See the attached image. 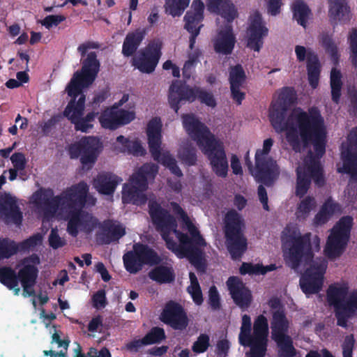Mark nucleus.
<instances>
[{
	"mask_svg": "<svg viewBox=\"0 0 357 357\" xmlns=\"http://www.w3.org/2000/svg\"><path fill=\"white\" fill-rule=\"evenodd\" d=\"M296 93L292 87H283L276 100L272 101L268 118L278 133L285 132V138L292 150L300 153L312 144L315 155L309 151L304 160V167L296 169L295 195L301 198L307 192L311 179L318 187H323L326 181L319 159L324 155L326 146V129L324 117L317 107L307 112L292 106L296 103Z\"/></svg>",
	"mask_w": 357,
	"mask_h": 357,
	"instance_id": "f257e3e1",
	"label": "nucleus"
},
{
	"mask_svg": "<svg viewBox=\"0 0 357 357\" xmlns=\"http://www.w3.org/2000/svg\"><path fill=\"white\" fill-rule=\"evenodd\" d=\"M148 207L152 223L156 230L160 232L167 248L180 259L188 258L198 272L205 273L207 264L202 247L206 246V243L189 217L183 222L185 225L191 238L187 234L177 229L176 218L169 211L163 208L155 197L149 200Z\"/></svg>",
	"mask_w": 357,
	"mask_h": 357,
	"instance_id": "f03ea898",
	"label": "nucleus"
},
{
	"mask_svg": "<svg viewBox=\"0 0 357 357\" xmlns=\"http://www.w3.org/2000/svg\"><path fill=\"white\" fill-rule=\"evenodd\" d=\"M182 121L185 131L207 157L214 174L218 177H227L229 165L223 142L195 114H183Z\"/></svg>",
	"mask_w": 357,
	"mask_h": 357,
	"instance_id": "7ed1b4c3",
	"label": "nucleus"
},
{
	"mask_svg": "<svg viewBox=\"0 0 357 357\" xmlns=\"http://www.w3.org/2000/svg\"><path fill=\"white\" fill-rule=\"evenodd\" d=\"M100 48L97 42L87 41L79 45L77 51L81 55L80 70L76 71L66 87L69 96H79L83 93V89L89 87L98 77L100 68V62L96 52L89 50Z\"/></svg>",
	"mask_w": 357,
	"mask_h": 357,
	"instance_id": "20e7f679",
	"label": "nucleus"
},
{
	"mask_svg": "<svg viewBox=\"0 0 357 357\" xmlns=\"http://www.w3.org/2000/svg\"><path fill=\"white\" fill-rule=\"evenodd\" d=\"M284 255L293 268L299 267L302 261L305 264L312 261L314 254L311 245V234L301 235L299 229L294 225H287L282 234Z\"/></svg>",
	"mask_w": 357,
	"mask_h": 357,
	"instance_id": "39448f33",
	"label": "nucleus"
},
{
	"mask_svg": "<svg viewBox=\"0 0 357 357\" xmlns=\"http://www.w3.org/2000/svg\"><path fill=\"white\" fill-rule=\"evenodd\" d=\"M208 9L223 17L227 24L218 31L214 40V50L224 55L230 54L235 46L236 37L230 24L237 17L238 13L230 0H208Z\"/></svg>",
	"mask_w": 357,
	"mask_h": 357,
	"instance_id": "423d86ee",
	"label": "nucleus"
},
{
	"mask_svg": "<svg viewBox=\"0 0 357 357\" xmlns=\"http://www.w3.org/2000/svg\"><path fill=\"white\" fill-rule=\"evenodd\" d=\"M226 245L231 258L239 259L248 249V241L243 233L244 220L234 209L227 212L224 219Z\"/></svg>",
	"mask_w": 357,
	"mask_h": 357,
	"instance_id": "0eeeda50",
	"label": "nucleus"
},
{
	"mask_svg": "<svg viewBox=\"0 0 357 357\" xmlns=\"http://www.w3.org/2000/svg\"><path fill=\"white\" fill-rule=\"evenodd\" d=\"M198 99L201 103L211 107L216 106V101L211 92L200 87H191L181 80H174L169 86L168 102L176 113L178 112L183 102H192Z\"/></svg>",
	"mask_w": 357,
	"mask_h": 357,
	"instance_id": "6e6552de",
	"label": "nucleus"
},
{
	"mask_svg": "<svg viewBox=\"0 0 357 357\" xmlns=\"http://www.w3.org/2000/svg\"><path fill=\"white\" fill-rule=\"evenodd\" d=\"M158 169L156 164L145 163L132 175L131 184H124L123 192L132 204L141 206L146 203L148 198L144 192L148 188V178H154Z\"/></svg>",
	"mask_w": 357,
	"mask_h": 357,
	"instance_id": "1a4fd4ad",
	"label": "nucleus"
},
{
	"mask_svg": "<svg viewBox=\"0 0 357 357\" xmlns=\"http://www.w3.org/2000/svg\"><path fill=\"white\" fill-rule=\"evenodd\" d=\"M123 261L126 270L135 274L142 269L144 265H158L162 259L157 252L148 245L137 243L133 245L132 250L123 255Z\"/></svg>",
	"mask_w": 357,
	"mask_h": 357,
	"instance_id": "9d476101",
	"label": "nucleus"
},
{
	"mask_svg": "<svg viewBox=\"0 0 357 357\" xmlns=\"http://www.w3.org/2000/svg\"><path fill=\"white\" fill-rule=\"evenodd\" d=\"M102 149V144L97 137L85 136L69 146L70 158H79L84 167L88 169L96 163Z\"/></svg>",
	"mask_w": 357,
	"mask_h": 357,
	"instance_id": "9b49d317",
	"label": "nucleus"
},
{
	"mask_svg": "<svg viewBox=\"0 0 357 357\" xmlns=\"http://www.w3.org/2000/svg\"><path fill=\"white\" fill-rule=\"evenodd\" d=\"M70 97L71 100L63 111L64 116L67 117L75 125L76 130L89 132L93 128V122L95 121L96 117L99 115V112L92 111L88 113L86 116L82 117L85 107V95L80 94L77 101L76 98L78 96Z\"/></svg>",
	"mask_w": 357,
	"mask_h": 357,
	"instance_id": "f8f14e48",
	"label": "nucleus"
},
{
	"mask_svg": "<svg viewBox=\"0 0 357 357\" xmlns=\"http://www.w3.org/2000/svg\"><path fill=\"white\" fill-rule=\"evenodd\" d=\"M268 324L266 317L259 315L254 321L253 332L247 340L250 351L246 353L247 357H264L267 351Z\"/></svg>",
	"mask_w": 357,
	"mask_h": 357,
	"instance_id": "ddd939ff",
	"label": "nucleus"
},
{
	"mask_svg": "<svg viewBox=\"0 0 357 357\" xmlns=\"http://www.w3.org/2000/svg\"><path fill=\"white\" fill-rule=\"evenodd\" d=\"M162 42L159 40L151 41L139 56L134 59L133 66L142 73H153L162 55Z\"/></svg>",
	"mask_w": 357,
	"mask_h": 357,
	"instance_id": "4468645a",
	"label": "nucleus"
},
{
	"mask_svg": "<svg viewBox=\"0 0 357 357\" xmlns=\"http://www.w3.org/2000/svg\"><path fill=\"white\" fill-rule=\"evenodd\" d=\"M326 262L313 264L307 268L300 279V286L305 294L318 293L322 287Z\"/></svg>",
	"mask_w": 357,
	"mask_h": 357,
	"instance_id": "2eb2a0df",
	"label": "nucleus"
},
{
	"mask_svg": "<svg viewBox=\"0 0 357 357\" xmlns=\"http://www.w3.org/2000/svg\"><path fill=\"white\" fill-rule=\"evenodd\" d=\"M204 4L202 0H194L191 8L188 10L183 17L184 28L190 33L189 38V48L194 49L196 38L200 33L202 24H199L204 20Z\"/></svg>",
	"mask_w": 357,
	"mask_h": 357,
	"instance_id": "dca6fc26",
	"label": "nucleus"
},
{
	"mask_svg": "<svg viewBox=\"0 0 357 357\" xmlns=\"http://www.w3.org/2000/svg\"><path fill=\"white\" fill-rule=\"evenodd\" d=\"M255 167L253 176L257 183L272 186L280 176V168L272 158L255 157Z\"/></svg>",
	"mask_w": 357,
	"mask_h": 357,
	"instance_id": "f3484780",
	"label": "nucleus"
},
{
	"mask_svg": "<svg viewBox=\"0 0 357 357\" xmlns=\"http://www.w3.org/2000/svg\"><path fill=\"white\" fill-rule=\"evenodd\" d=\"M295 52L297 60L303 62L307 60V79L312 89H316L319 84L321 65L318 56L311 50H306L304 46L296 45Z\"/></svg>",
	"mask_w": 357,
	"mask_h": 357,
	"instance_id": "a211bd4d",
	"label": "nucleus"
},
{
	"mask_svg": "<svg viewBox=\"0 0 357 357\" xmlns=\"http://www.w3.org/2000/svg\"><path fill=\"white\" fill-rule=\"evenodd\" d=\"M226 284L234 303L242 310H247L252 301V292L249 288L236 276H230Z\"/></svg>",
	"mask_w": 357,
	"mask_h": 357,
	"instance_id": "6ab92c4d",
	"label": "nucleus"
},
{
	"mask_svg": "<svg viewBox=\"0 0 357 357\" xmlns=\"http://www.w3.org/2000/svg\"><path fill=\"white\" fill-rule=\"evenodd\" d=\"M97 225L98 220L92 214L82 210H77L70 212L67 231L72 236L76 237L79 233V228L84 232L90 233Z\"/></svg>",
	"mask_w": 357,
	"mask_h": 357,
	"instance_id": "aec40b11",
	"label": "nucleus"
},
{
	"mask_svg": "<svg viewBox=\"0 0 357 357\" xmlns=\"http://www.w3.org/2000/svg\"><path fill=\"white\" fill-rule=\"evenodd\" d=\"M161 321L175 330H183L188 319L183 307L174 301H169L161 313Z\"/></svg>",
	"mask_w": 357,
	"mask_h": 357,
	"instance_id": "412c9836",
	"label": "nucleus"
},
{
	"mask_svg": "<svg viewBox=\"0 0 357 357\" xmlns=\"http://www.w3.org/2000/svg\"><path fill=\"white\" fill-rule=\"evenodd\" d=\"M268 33V29L262 22L261 15L255 12L250 20L248 30L247 47L255 52H259L264 45V38Z\"/></svg>",
	"mask_w": 357,
	"mask_h": 357,
	"instance_id": "4be33fe9",
	"label": "nucleus"
},
{
	"mask_svg": "<svg viewBox=\"0 0 357 357\" xmlns=\"http://www.w3.org/2000/svg\"><path fill=\"white\" fill-rule=\"evenodd\" d=\"M347 148L341 153L342 171L357 179V127L353 128L348 136Z\"/></svg>",
	"mask_w": 357,
	"mask_h": 357,
	"instance_id": "5701e85b",
	"label": "nucleus"
},
{
	"mask_svg": "<svg viewBox=\"0 0 357 357\" xmlns=\"http://www.w3.org/2000/svg\"><path fill=\"white\" fill-rule=\"evenodd\" d=\"M88 192L89 186L84 181L73 185L63 191L61 195L66 208H68L70 212L82 210L85 206Z\"/></svg>",
	"mask_w": 357,
	"mask_h": 357,
	"instance_id": "b1692460",
	"label": "nucleus"
},
{
	"mask_svg": "<svg viewBox=\"0 0 357 357\" xmlns=\"http://www.w3.org/2000/svg\"><path fill=\"white\" fill-rule=\"evenodd\" d=\"M162 123L159 117L152 119L147 125L148 144L150 153L155 161H159L162 157Z\"/></svg>",
	"mask_w": 357,
	"mask_h": 357,
	"instance_id": "393cba45",
	"label": "nucleus"
},
{
	"mask_svg": "<svg viewBox=\"0 0 357 357\" xmlns=\"http://www.w3.org/2000/svg\"><path fill=\"white\" fill-rule=\"evenodd\" d=\"M0 218L6 222H12L19 225L22 221V213L17 204L15 197L6 194L0 197Z\"/></svg>",
	"mask_w": 357,
	"mask_h": 357,
	"instance_id": "a878e982",
	"label": "nucleus"
},
{
	"mask_svg": "<svg viewBox=\"0 0 357 357\" xmlns=\"http://www.w3.org/2000/svg\"><path fill=\"white\" fill-rule=\"evenodd\" d=\"M38 275L37 266L25 264L17 273V281L21 282L24 294L29 296H35L33 287Z\"/></svg>",
	"mask_w": 357,
	"mask_h": 357,
	"instance_id": "bb28decb",
	"label": "nucleus"
},
{
	"mask_svg": "<svg viewBox=\"0 0 357 357\" xmlns=\"http://www.w3.org/2000/svg\"><path fill=\"white\" fill-rule=\"evenodd\" d=\"M125 234V229L121 225L106 220L102 224V231L97 235V240L100 244L107 245L118 241Z\"/></svg>",
	"mask_w": 357,
	"mask_h": 357,
	"instance_id": "cd10ccee",
	"label": "nucleus"
},
{
	"mask_svg": "<svg viewBox=\"0 0 357 357\" xmlns=\"http://www.w3.org/2000/svg\"><path fill=\"white\" fill-rule=\"evenodd\" d=\"M271 328L273 340L289 336V321L283 309L273 312Z\"/></svg>",
	"mask_w": 357,
	"mask_h": 357,
	"instance_id": "c85d7f7f",
	"label": "nucleus"
},
{
	"mask_svg": "<svg viewBox=\"0 0 357 357\" xmlns=\"http://www.w3.org/2000/svg\"><path fill=\"white\" fill-rule=\"evenodd\" d=\"M349 238L332 229L329 235L325 248L326 255L328 257L340 256L345 249Z\"/></svg>",
	"mask_w": 357,
	"mask_h": 357,
	"instance_id": "c756f323",
	"label": "nucleus"
},
{
	"mask_svg": "<svg viewBox=\"0 0 357 357\" xmlns=\"http://www.w3.org/2000/svg\"><path fill=\"white\" fill-rule=\"evenodd\" d=\"M328 15L332 21L347 22L351 20L350 7L346 0H328Z\"/></svg>",
	"mask_w": 357,
	"mask_h": 357,
	"instance_id": "7c9ffc66",
	"label": "nucleus"
},
{
	"mask_svg": "<svg viewBox=\"0 0 357 357\" xmlns=\"http://www.w3.org/2000/svg\"><path fill=\"white\" fill-rule=\"evenodd\" d=\"M122 180L119 176L109 172L100 174L94 181L96 190L102 195H112L117 185Z\"/></svg>",
	"mask_w": 357,
	"mask_h": 357,
	"instance_id": "2f4dec72",
	"label": "nucleus"
},
{
	"mask_svg": "<svg viewBox=\"0 0 357 357\" xmlns=\"http://www.w3.org/2000/svg\"><path fill=\"white\" fill-rule=\"evenodd\" d=\"M145 36L146 31L144 29H137L128 33L122 46L123 55L126 57L132 56L137 52Z\"/></svg>",
	"mask_w": 357,
	"mask_h": 357,
	"instance_id": "473e14b6",
	"label": "nucleus"
},
{
	"mask_svg": "<svg viewBox=\"0 0 357 357\" xmlns=\"http://www.w3.org/2000/svg\"><path fill=\"white\" fill-rule=\"evenodd\" d=\"M347 294V287L331 285L327 290V301L334 308L343 307Z\"/></svg>",
	"mask_w": 357,
	"mask_h": 357,
	"instance_id": "72a5a7b5",
	"label": "nucleus"
},
{
	"mask_svg": "<svg viewBox=\"0 0 357 357\" xmlns=\"http://www.w3.org/2000/svg\"><path fill=\"white\" fill-rule=\"evenodd\" d=\"M149 277L159 284L170 283L175 279L174 271L171 267L160 265L149 273Z\"/></svg>",
	"mask_w": 357,
	"mask_h": 357,
	"instance_id": "f704fd0d",
	"label": "nucleus"
},
{
	"mask_svg": "<svg viewBox=\"0 0 357 357\" xmlns=\"http://www.w3.org/2000/svg\"><path fill=\"white\" fill-rule=\"evenodd\" d=\"M0 282L9 289L14 290L15 295L19 294L20 289L18 287L17 274L12 268H0Z\"/></svg>",
	"mask_w": 357,
	"mask_h": 357,
	"instance_id": "c9c22d12",
	"label": "nucleus"
},
{
	"mask_svg": "<svg viewBox=\"0 0 357 357\" xmlns=\"http://www.w3.org/2000/svg\"><path fill=\"white\" fill-rule=\"evenodd\" d=\"M293 18L298 24L303 27L306 26L307 19L311 11L309 7L301 0L295 1L291 6Z\"/></svg>",
	"mask_w": 357,
	"mask_h": 357,
	"instance_id": "e433bc0d",
	"label": "nucleus"
},
{
	"mask_svg": "<svg viewBox=\"0 0 357 357\" xmlns=\"http://www.w3.org/2000/svg\"><path fill=\"white\" fill-rule=\"evenodd\" d=\"M116 109L113 107L107 108L99 116V122L102 128L112 130L119 128Z\"/></svg>",
	"mask_w": 357,
	"mask_h": 357,
	"instance_id": "4c0bfd02",
	"label": "nucleus"
},
{
	"mask_svg": "<svg viewBox=\"0 0 357 357\" xmlns=\"http://www.w3.org/2000/svg\"><path fill=\"white\" fill-rule=\"evenodd\" d=\"M278 347V357H294L296 349L294 347L291 336L283 337L273 340Z\"/></svg>",
	"mask_w": 357,
	"mask_h": 357,
	"instance_id": "58836bf2",
	"label": "nucleus"
},
{
	"mask_svg": "<svg viewBox=\"0 0 357 357\" xmlns=\"http://www.w3.org/2000/svg\"><path fill=\"white\" fill-rule=\"evenodd\" d=\"M19 251L17 243L8 238H0V261L9 259Z\"/></svg>",
	"mask_w": 357,
	"mask_h": 357,
	"instance_id": "ea45409f",
	"label": "nucleus"
},
{
	"mask_svg": "<svg viewBox=\"0 0 357 357\" xmlns=\"http://www.w3.org/2000/svg\"><path fill=\"white\" fill-rule=\"evenodd\" d=\"M157 162L167 168L173 175L178 178L183 176L181 169L177 165L176 159L169 151H163L162 157L160 158V160Z\"/></svg>",
	"mask_w": 357,
	"mask_h": 357,
	"instance_id": "a19ab883",
	"label": "nucleus"
},
{
	"mask_svg": "<svg viewBox=\"0 0 357 357\" xmlns=\"http://www.w3.org/2000/svg\"><path fill=\"white\" fill-rule=\"evenodd\" d=\"M245 80L246 75L241 64H236L229 68V81L230 86H242Z\"/></svg>",
	"mask_w": 357,
	"mask_h": 357,
	"instance_id": "79ce46f5",
	"label": "nucleus"
},
{
	"mask_svg": "<svg viewBox=\"0 0 357 357\" xmlns=\"http://www.w3.org/2000/svg\"><path fill=\"white\" fill-rule=\"evenodd\" d=\"M190 0H169L166 3V13L172 17L181 16L188 6Z\"/></svg>",
	"mask_w": 357,
	"mask_h": 357,
	"instance_id": "37998d69",
	"label": "nucleus"
},
{
	"mask_svg": "<svg viewBox=\"0 0 357 357\" xmlns=\"http://www.w3.org/2000/svg\"><path fill=\"white\" fill-rule=\"evenodd\" d=\"M251 330L252 324L250 317L248 314H243L238 335V342L241 346L246 347L249 344L247 340L251 337Z\"/></svg>",
	"mask_w": 357,
	"mask_h": 357,
	"instance_id": "c03bdc74",
	"label": "nucleus"
},
{
	"mask_svg": "<svg viewBox=\"0 0 357 357\" xmlns=\"http://www.w3.org/2000/svg\"><path fill=\"white\" fill-rule=\"evenodd\" d=\"M353 218L350 215L342 217L333 229L337 232L343 234L344 236L350 238L351 230L354 224Z\"/></svg>",
	"mask_w": 357,
	"mask_h": 357,
	"instance_id": "a18cd8bd",
	"label": "nucleus"
},
{
	"mask_svg": "<svg viewBox=\"0 0 357 357\" xmlns=\"http://www.w3.org/2000/svg\"><path fill=\"white\" fill-rule=\"evenodd\" d=\"M178 158L188 166L195 165L197 162L196 150L194 147L186 146L179 151Z\"/></svg>",
	"mask_w": 357,
	"mask_h": 357,
	"instance_id": "49530a36",
	"label": "nucleus"
},
{
	"mask_svg": "<svg viewBox=\"0 0 357 357\" xmlns=\"http://www.w3.org/2000/svg\"><path fill=\"white\" fill-rule=\"evenodd\" d=\"M147 345L158 344L166 338L163 328L160 327H153L144 337Z\"/></svg>",
	"mask_w": 357,
	"mask_h": 357,
	"instance_id": "de8ad7c7",
	"label": "nucleus"
},
{
	"mask_svg": "<svg viewBox=\"0 0 357 357\" xmlns=\"http://www.w3.org/2000/svg\"><path fill=\"white\" fill-rule=\"evenodd\" d=\"M321 43L326 52L331 55V59L337 62L339 57L337 47L334 43L331 36L328 34H323L321 36Z\"/></svg>",
	"mask_w": 357,
	"mask_h": 357,
	"instance_id": "09e8293b",
	"label": "nucleus"
},
{
	"mask_svg": "<svg viewBox=\"0 0 357 357\" xmlns=\"http://www.w3.org/2000/svg\"><path fill=\"white\" fill-rule=\"evenodd\" d=\"M43 241V236L40 233H36L28 238L22 241L20 243H17L19 245V251L26 252L29 251L30 249L35 248L36 246L41 244Z\"/></svg>",
	"mask_w": 357,
	"mask_h": 357,
	"instance_id": "8fccbe9b",
	"label": "nucleus"
},
{
	"mask_svg": "<svg viewBox=\"0 0 357 357\" xmlns=\"http://www.w3.org/2000/svg\"><path fill=\"white\" fill-rule=\"evenodd\" d=\"M210 346V338L207 334H201L192 346L195 354H202L207 351Z\"/></svg>",
	"mask_w": 357,
	"mask_h": 357,
	"instance_id": "3c124183",
	"label": "nucleus"
},
{
	"mask_svg": "<svg viewBox=\"0 0 357 357\" xmlns=\"http://www.w3.org/2000/svg\"><path fill=\"white\" fill-rule=\"evenodd\" d=\"M348 40L351 50V61L353 66L357 68V29H351Z\"/></svg>",
	"mask_w": 357,
	"mask_h": 357,
	"instance_id": "603ef678",
	"label": "nucleus"
},
{
	"mask_svg": "<svg viewBox=\"0 0 357 357\" xmlns=\"http://www.w3.org/2000/svg\"><path fill=\"white\" fill-rule=\"evenodd\" d=\"M351 312L344 307L335 308V315L337 319V325L343 328L347 327L348 319L353 314Z\"/></svg>",
	"mask_w": 357,
	"mask_h": 357,
	"instance_id": "864d4df0",
	"label": "nucleus"
},
{
	"mask_svg": "<svg viewBox=\"0 0 357 357\" xmlns=\"http://www.w3.org/2000/svg\"><path fill=\"white\" fill-rule=\"evenodd\" d=\"M314 206V198L310 196L306 197L301 202L298 206L297 213L298 216H307Z\"/></svg>",
	"mask_w": 357,
	"mask_h": 357,
	"instance_id": "5fc2aeb1",
	"label": "nucleus"
},
{
	"mask_svg": "<svg viewBox=\"0 0 357 357\" xmlns=\"http://www.w3.org/2000/svg\"><path fill=\"white\" fill-rule=\"evenodd\" d=\"M119 126L127 125L135 119V112L123 109H116Z\"/></svg>",
	"mask_w": 357,
	"mask_h": 357,
	"instance_id": "6e6d98bb",
	"label": "nucleus"
},
{
	"mask_svg": "<svg viewBox=\"0 0 357 357\" xmlns=\"http://www.w3.org/2000/svg\"><path fill=\"white\" fill-rule=\"evenodd\" d=\"M208 303L214 311L218 310L221 307L220 296L216 287L214 285L209 288Z\"/></svg>",
	"mask_w": 357,
	"mask_h": 357,
	"instance_id": "4d7b16f0",
	"label": "nucleus"
},
{
	"mask_svg": "<svg viewBox=\"0 0 357 357\" xmlns=\"http://www.w3.org/2000/svg\"><path fill=\"white\" fill-rule=\"evenodd\" d=\"M47 211L55 213L59 208H66L62 195L54 196L43 207Z\"/></svg>",
	"mask_w": 357,
	"mask_h": 357,
	"instance_id": "13d9d810",
	"label": "nucleus"
},
{
	"mask_svg": "<svg viewBox=\"0 0 357 357\" xmlns=\"http://www.w3.org/2000/svg\"><path fill=\"white\" fill-rule=\"evenodd\" d=\"M49 245L51 248L54 250L59 249L66 245V241L59 236L58 229L56 228H52L49 238Z\"/></svg>",
	"mask_w": 357,
	"mask_h": 357,
	"instance_id": "bf43d9fd",
	"label": "nucleus"
},
{
	"mask_svg": "<svg viewBox=\"0 0 357 357\" xmlns=\"http://www.w3.org/2000/svg\"><path fill=\"white\" fill-rule=\"evenodd\" d=\"M66 20L63 15H50L46 16L42 21L41 24L46 29H50L52 26H58L61 22Z\"/></svg>",
	"mask_w": 357,
	"mask_h": 357,
	"instance_id": "052dcab7",
	"label": "nucleus"
},
{
	"mask_svg": "<svg viewBox=\"0 0 357 357\" xmlns=\"http://www.w3.org/2000/svg\"><path fill=\"white\" fill-rule=\"evenodd\" d=\"M54 191L51 188L40 189L34 194L36 201L44 207L50 199L53 197Z\"/></svg>",
	"mask_w": 357,
	"mask_h": 357,
	"instance_id": "680f3d73",
	"label": "nucleus"
},
{
	"mask_svg": "<svg viewBox=\"0 0 357 357\" xmlns=\"http://www.w3.org/2000/svg\"><path fill=\"white\" fill-rule=\"evenodd\" d=\"M93 306L97 309L103 308L107 304L105 289H100L92 296Z\"/></svg>",
	"mask_w": 357,
	"mask_h": 357,
	"instance_id": "e2e57ef3",
	"label": "nucleus"
},
{
	"mask_svg": "<svg viewBox=\"0 0 357 357\" xmlns=\"http://www.w3.org/2000/svg\"><path fill=\"white\" fill-rule=\"evenodd\" d=\"M187 289L188 292L191 295V297L195 303L197 304V305H202L204 301V299L199 284H197L195 285L190 284Z\"/></svg>",
	"mask_w": 357,
	"mask_h": 357,
	"instance_id": "0e129e2a",
	"label": "nucleus"
},
{
	"mask_svg": "<svg viewBox=\"0 0 357 357\" xmlns=\"http://www.w3.org/2000/svg\"><path fill=\"white\" fill-rule=\"evenodd\" d=\"M109 96V93L107 90H102L98 93L95 94L91 105L93 111L97 112L101 103L104 102Z\"/></svg>",
	"mask_w": 357,
	"mask_h": 357,
	"instance_id": "69168bd1",
	"label": "nucleus"
},
{
	"mask_svg": "<svg viewBox=\"0 0 357 357\" xmlns=\"http://www.w3.org/2000/svg\"><path fill=\"white\" fill-rule=\"evenodd\" d=\"M355 340L353 335H347L342 344L343 357H352Z\"/></svg>",
	"mask_w": 357,
	"mask_h": 357,
	"instance_id": "338daca9",
	"label": "nucleus"
},
{
	"mask_svg": "<svg viewBox=\"0 0 357 357\" xmlns=\"http://www.w3.org/2000/svg\"><path fill=\"white\" fill-rule=\"evenodd\" d=\"M343 307L351 312V313H354L357 310V290L353 291L349 294Z\"/></svg>",
	"mask_w": 357,
	"mask_h": 357,
	"instance_id": "774afa93",
	"label": "nucleus"
}]
</instances>
